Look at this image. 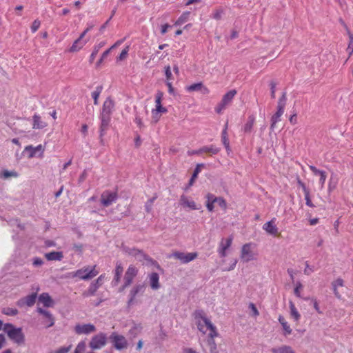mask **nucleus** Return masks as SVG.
I'll use <instances>...</instances> for the list:
<instances>
[{
	"mask_svg": "<svg viewBox=\"0 0 353 353\" xmlns=\"http://www.w3.org/2000/svg\"><path fill=\"white\" fill-rule=\"evenodd\" d=\"M3 313L8 316H15L18 314V310L15 308L6 307L3 309Z\"/></svg>",
	"mask_w": 353,
	"mask_h": 353,
	"instance_id": "nucleus-46",
	"label": "nucleus"
},
{
	"mask_svg": "<svg viewBox=\"0 0 353 353\" xmlns=\"http://www.w3.org/2000/svg\"><path fill=\"white\" fill-rule=\"evenodd\" d=\"M149 283L151 288L157 290L160 288L159 275L157 272H152L148 275Z\"/></svg>",
	"mask_w": 353,
	"mask_h": 353,
	"instance_id": "nucleus-19",
	"label": "nucleus"
},
{
	"mask_svg": "<svg viewBox=\"0 0 353 353\" xmlns=\"http://www.w3.org/2000/svg\"><path fill=\"white\" fill-rule=\"evenodd\" d=\"M222 141L225 146V148L228 150L229 149V140L227 138V126L222 132Z\"/></svg>",
	"mask_w": 353,
	"mask_h": 353,
	"instance_id": "nucleus-42",
	"label": "nucleus"
},
{
	"mask_svg": "<svg viewBox=\"0 0 353 353\" xmlns=\"http://www.w3.org/2000/svg\"><path fill=\"white\" fill-rule=\"evenodd\" d=\"M124 250L128 254L132 255V256L136 257L137 252H139V251L140 250H137V249H135V248H124Z\"/></svg>",
	"mask_w": 353,
	"mask_h": 353,
	"instance_id": "nucleus-58",
	"label": "nucleus"
},
{
	"mask_svg": "<svg viewBox=\"0 0 353 353\" xmlns=\"http://www.w3.org/2000/svg\"><path fill=\"white\" fill-rule=\"evenodd\" d=\"M41 150H42L41 145H39L37 147H33L32 145H28L25 148L24 151L29 152L30 153H29L28 157L32 158L36 155L37 152H39Z\"/></svg>",
	"mask_w": 353,
	"mask_h": 353,
	"instance_id": "nucleus-26",
	"label": "nucleus"
},
{
	"mask_svg": "<svg viewBox=\"0 0 353 353\" xmlns=\"http://www.w3.org/2000/svg\"><path fill=\"white\" fill-rule=\"evenodd\" d=\"M99 49H100L99 46H95L94 48V50L90 57V63H92L94 61L95 57H97V53L99 52Z\"/></svg>",
	"mask_w": 353,
	"mask_h": 353,
	"instance_id": "nucleus-53",
	"label": "nucleus"
},
{
	"mask_svg": "<svg viewBox=\"0 0 353 353\" xmlns=\"http://www.w3.org/2000/svg\"><path fill=\"white\" fill-rule=\"evenodd\" d=\"M270 90H271V98L274 99L276 83L274 81H272L270 83Z\"/></svg>",
	"mask_w": 353,
	"mask_h": 353,
	"instance_id": "nucleus-59",
	"label": "nucleus"
},
{
	"mask_svg": "<svg viewBox=\"0 0 353 353\" xmlns=\"http://www.w3.org/2000/svg\"><path fill=\"white\" fill-rule=\"evenodd\" d=\"M111 49H112V48H110L106 50L105 52H103L100 59L97 63V66H99L103 62V61L108 56Z\"/></svg>",
	"mask_w": 353,
	"mask_h": 353,
	"instance_id": "nucleus-52",
	"label": "nucleus"
},
{
	"mask_svg": "<svg viewBox=\"0 0 353 353\" xmlns=\"http://www.w3.org/2000/svg\"><path fill=\"white\" fill-rule=\"evenodd\" d=\"M110 115L109 114L101 113L100 119H101V125H100V142L103 145V136L105 134V131L108 130L110 122Z\"/></svg>",
	"mask_w": 353,
	"mask_h": 353,
	"instance_id": "nucleus-9",
	"label": "nucleus"
},
{
	"mask_svg": "<svg viewBox=\"0 0 353 353\" xmlns=\"http://www.w3.org/2000/svg\"><path fill=\"white\" fill-rule=\"evenodd\" d=\"M32 264L35 267L41 266L43 264V261L41 258L36 257L33 259Z\"/></svg>",
	"mask_w": 353,
	"mask_h": 353,
	"instance_id": "nucleus-63",
	"label": "nucleus"
},
{
	"mask_svg": "<svg viewBox=\"0 0 353 353\" xmlns=\"http://www.w3.org/2000/svg\"><path fill=\"white\" fill-rule=\"evenodd\" d=\"M137 274L138 269L134 265H130L127 269L124 275V287L130 286L132 284L134 278L137 275Z\"/></svg>",
	"mask_w": 353,
	"mask_h": 353,
	"instance_id": "nucleus-10",
	"label": "nucleus"
},
{
	"mask_svg": "<svg viewBox=\"0 0 353 353\" xmlns=\"http://www.w3.org/2000/svg\"><path fill=\"white\" fill-rule=\"evenodd\" d=\"M249 308L252 310L254 316H257L259 315V312L254 303H250L249 305Z\"/></svg>",
	"mask_w": 353,
	"mask_h": 353,
	"instance_id": "nucleus-62",
	"label": "nucleus"
},
{
	"mask_svg": "<svg viewBox=\"0 0 353 353\" xmlns=\"http://www.w3.org/2000/svg\"><path fill=\"white\" fill-rule=\"evenodd\" d=\"M272 353H294L292 347L288 345H282L279 347H274L272 349Z\"/></svg>",
	"mask_w": 353,
	"mask_h": 353,
	"instance_id": "nucleus-27",
	"label": "nucleus"
},
{
	"mask_svg": "<svg viewBox=\"0 0 353 353\" xmlns=\"http://www.w3.org/2000/svg\"><path fill=\"white\" fill-rule=\"evenodd\" d=\"M113 108V101L108 98L104 101L101 113L111 114Z\"/></svg>",
	"mask_w": 353,
	"mask_h": 353,
	"instance_id": "nucleus-23",
	"label": "nucleus"
},
{
	"mask_svg": "<svg viewBox=\"0 0 353 353\" xmlns=\"http://www.w3.org/2000/svg\"><path fill=\"white\" fill-rule=\"evenodd\" d=\"M207 343L210 347V353H219L214 339H208Z\"/></svg>",
	"mask_w": 353,
	"mask_h": 353,
	"instance_id": "nucleus-39",
	"label": "nucleus"
},
{
	"mask_svg": "<svg viewBox=\"0 0 353 353\" xmlns=\"http://www.w3.org/2000/svg\"><path fill=\"white\" fill-rule=\"evenodd\" d=\"M104 278L105 275L101 274L97 278L96 281H93L92 283L96 284V286H97V288H99L103 284Z\"/></svg>",
	"mask_w": 353,
	"mask_h": 353,
	"instance_id": "nucleus-60",
	"label": "nucleus"
},
{
	"mask_svg": "<svg viewBox=\"0 0 353 353\" xmlns=\"http://www.w3.org/2000/svg\"><path fill=\"white\" fill-rule=\"evenodd\" d=\"M279 321L281 324L283 330L285 332V335L290 334L292 333V329L290 328V325H288V322L285 321L284 317L282 316H279Z\"/></svg>",
	"mask_w": 353,
	"mask_h": 353,
	"instance_id": "nucleus-30",
	"label": "nucleus"
},
{
	"mask_svg": "<svg viewBox=\"0 0 353 353\" xmlns=\"http://www.w3.org/2000/svg\"><path fill=\"white\" fill-rule=\"evenodd\" d=\"M200 151H202V152H206V153H210L212 154H216L219 152V149L216 147H215L213 145H209V146H203L201 148H200Z\"/></svg>",
	"mask_w": 353,
	"mask_h": 353,
	"instance_id": "nucleus-31",
	"label": "nucleus"
},
{
	"mask_svg": "<svg viewBox=\"0 0 353 353\" xmlns=\"http://www.w3.org/2000/svg\"><path fill=\"white\" fill-rule=\"evenodd\" d=\"M37 296V293H32L28 296H26V297L21 299L17 301V305L19 307H23L24 305L31 307L35 303Z\"/></svg>",
	"mask_w": 353,
	"mask_h": 353,
	"instance_id": "nucleus-15",
	"label": "nucleus"
},
{
	"mask_svg": "<svg viewBox=\"0 0 353 353\" xmlns=\"http://www.w3.org/2000/svg\"><path fill=\"white\" fill-rule=\"evenodd\" d=\"M304 194H305V199L306 201L305 202L306 205L309 207H312V208L314 207V205L312 203V201L310 197V190L304 192Z\"/></svg>",
	"mask_w": 353,
	"mask_h": 353,
	"instance_id": "nucleus-56",
	"label": "nucleus"
},
{
	"mask_svg": "<svg viewBox=\"0 0 353 353\" xmlns=\"http://www.w3.org/2000/svg\"><path fill=\"white\" fill-rule=\"evenodd\" d=\"M39 302L43 303L45 307H51L53 305V300L48 293H42L39 296Z\"/></svg>",
	"mask_w": 353,
	"mask_h": 353,
	"instance_id": "nucleus-21",
	"label": "nucleus"
},
{
	"mask_svg": "<svg viewBox=\"0 0 353 353\" xmlns=\"http://www.w3.org/2000/svg\"><path fill=\"white\" fill-rule=\"evenodd\" d=\"M236 94V90H231L229 92H228L226 94H225L221 99V102L225 104L226 106L229 105L234 96Z\"/></svg>",
	"mask_w": 353,
	"mask_h": 353,
	"instance_id": "nucleus-24",
	"label": "nucleus"
},
{
	"mask_svg": "<svg viewBox=\"0 0 353 353\" xmlns=\"http://www.w3.org/2000/svg\"><path fill=\"white\" fill-rule=\"evenodd\" d=\"M203 167H204V164H203V163L198 164L196 165V167L195 168L194 172L189 181V183H188L189 186H191L193 185L195 179L197 177L198 174L201 172V168Z\"/></svg>",
	"mask_w": 353,
	"mask_h": 353,
	"instance_id": "nucleus-32",
	"label": "nucleus"
},
{
	"mask_svg": "<svg viewBox=\"0 0 353 353\" xmlns=\"http://www.w3.org/2000/svg\"><path fill=\"white\" fill-rule=\"evenodd\" d=\"M128 48H129L128 46H127L121 51V54H119V57L117 58L118 60L122 61L126 58V57L128 55Z\"/></svg>",
	"mask_w": 353,
	"mask_h": 353,
	"instance_id": "nucleus-57",
	"label": "nucleus"
},
{
	"mask_svg": "<svg viewBox=\"0 0 353 353\" xmlns=\"http://www.w3.org/2000/svg\"><path fill=\"white\" fill-rule=\"evenodd\" d=\"M118 195L116 192L105 190L101 195V203L103 206L108 207L117 200Z\"/></svg>",
	"mask_w": 353,
	"mask_h": 353,
	"instance_id": "nucleus-7",
	"label": "nucleus"
},
{
	"mask_svg": "<svg viewBox=\"0 0 353 353\" xmlns=\"http://www.w3.org/2000/svg\"><path fill=\"white\" fill-rule=\"evenodd\" d=\"M109 339L113 347L117 350H122L128 347V341L123 335H120L117 332H112Z\"/></svg>",
	"mask_w": 353,
	"mask_h": 353,
	"instance_id": "nucleus-3",
	"label": "nucleus"
},
{
	"mask_svg": "<svg viewBox=\"0 0 353 353\" xmlns=\"http://www.w3.org/2000/svg\"><path fill=\"white\" fill-rule=\"evenodd\" d=\"M165 75L166 77L167 81H170L172 79V74L171 72V68L170 65L165 67Z\"/></svg>",
	"mask_w": 353,
	"mask_h": 353,
	"instance_id": "nucleus-54",
	"label": "nucleus"
},
{
	"mask_svg": "<svg viewBox=\"0 0 353 353\" xmlns=\"http://www.w3.org/2000/svg\"><path fill=\"white\" fill-rule=\"evenodd\" d=\"M97 289L98 288H97V286H96V284H94L92 282L91 284L90 285L88 290L83 292V296L84 297H88L90 296H93L95 294V292H97Z\"/></svg>",
	"mask_w": 353,
	"mask_h": 353,
	"instance_id": "nucleus-33",
	"label": "nucleus"
},
{
	"mask_svg": "<svg viewBox=\"0 0 353 353\" xmlns=\"http://www.w3.org/2000/svg\"><path fill=\"white\" fill-rule=\"evenodd\" d=\"M135 259L140 262H143V261H152V259L141 250L137 252Z\"/></svg>",
	"mask_w": 353,
	"mask_h": 353,
	"instance_id": "nucleus-37",
	"label": "nucleus"
},
{
	"mask_svg": "<svg viewBox=\"0 0 353 353\" xmlns=\"http://www.w3.org/2000/svg\"><path fill=\"white\" fill-rule=\"evenodd\" d=\"M233 237L232 236L227 239H222L219 248H223V250H228L232 245Z\"/></svg>",
	"mask_w": 353,
	"mask_h": 353,
	"instance_id": "nucleus-35",
	"label": "nucleus"
},
{
	"mask_svg": "<svg viewBox=\"0 0 353 353\" xmlns=\"http://www.w3.org/2000/svg\"><path fill=\"white\" fill-rule=\"evenodd\" d=\"M141 329V326L135 325L129 330V334L132 337H136L137 334L140 332Z\"/></svg>",
	"mask_w": 353,
	"mask_h": 353,
	"instance_id": "nucleus-43",
	"label": "nucleus"
},
{
	"mask_svg": "<svg viewBox=\"0 0 353 353\" xmlns=\"http://www.w3.org/2000/svg\"><path fill=\"white\" fill-rule=\"evenodd\" d=\"M240 258L243 263L256 259V254L251 249V243H245L242 246Z\"/></svg>",
	"mask_w": 353,
	"mask_h": 353,
	"instance_id": "nucleus-6",
	"label": "nucleus"
},
{
	"mask_svg": "<svg viewBox=\"0 0 353 353\" xmlns=\"http://www.w3.org/2000/svg\"><path fill=\"white\" fill-rule=\"evenodd\" d=\"M123 268L121 262L117 261L116 263V267H115V270H114V278H113V280L112 282L113 285H117L119 284V283L121 281V277L123 274Z\"/></svg>",
	"mask_w": 353,
	"mask_h": 353,
	"instance_id": "nucleus-17",
	"label": "nucleus"
},
{
	"mask_svg": "<svg viewBox=\"0 0 353 353\" xmlns=\"http://www.w3.org/2000/svg\"><path fill=\"white\" fill-rule=\"evenodd\" d=\"M201 319L205 325H206V330H210V333L208 334V339H214V337L218 336L219 333L216 330V327L212 323L210 319H208L203 313V312H197L196 314V319Z\"/></svg>",
	"mask_w": 353,
	"mask_h": 353,
	"instance_id": "nucleus-5",
	"label": "nucleus"
},
{
	"mask_svg": "<svg viewBox=\"0 0 353 353\" xmlns=\"http://www.w3.org/2000/svg\"><path fill=\"white\" fill-rule=\"evenodd\" d=\"M145 288V286L144 284H138L132 288V289L130 290V294H129V299L128 301V306L131 305L133 303L136 296L139 293H140V292L143 293L144 292Z\"/></svg>",
	"mask_w": 353,
	"mask_h": 353,
	"instance_id": "nucleus-13",
	"label": "nucleus"
},
{
	"mask_svg": "<svg viewBox=\"0 0 353 353\" xmlns=\"http://www.w3.org/2000/svg\"><path fill=\"white\" fill-rule=\"evenodd\" d=\"M96 331V327L91 324H77L74 332L77 334H89Z\"/></svg>",
	"mask_w": 353,
	"mask_h": 353,
	"instance_id": "nucleus-11",
	"label": "nucleus"
},
{
	"mask_svg": "<svg viewBox=\"0 0 353 353\" xmlns=\"http://www.w3.org/2000/svg\"><path fill=\"white\" fill-rule=\"evenodd\" d=\"M48 261H61L63 259V254L62 252H50L46 253L45 255Z\"/></svg>",
	"mask_w": 353,
	"mask_h": 353,
	"instance_id": "nucleus-22",
	"label": "nucleus"
},
{
	"mask_svg": "<svg viewBox=\"0 0 353 353\" xmlns=\"http://www.w3.org/2000/svg\"><path fill=\"white\" fill-rule=\"evenodd\" d=\"M197 327L200 332L205 334L207 332L206 325H205L203 321L201 319V320H198L197 322Z\"/></svg>",
	"mask_w": 353,
	"mask_h": 353,
	"instance_id": "nucleus-48",
	"label": "nucleus"
},
{
	"mask_svg": "<svg viewBox=\"0 0 353 353\" xmlns=\"http://www.w3.org/2000/svg\"><path fill=\"white\" fill-rule=\"evenodd\" d=\"M280 121V117L276 115V114H274L271 118V125L270 128L271 130H274L275 125L277 122Z\"/></svg>",
	"mask_w": 353,
	"mask_h": 353,
	"instance_id": "nucleus-51",
	"label": "nucleus"
},
{
	"mask_svg": "<svg viewBox=\"0 0 353 353\" xmlns=\"http://www.w3.org/2000/svg\"><path fill=\"white\" fill-rule=\"evenodd\" d=\"M187 90L188 92L201 91L203 94L209 93V90L205 87L201 82L196 83L189 85L187 87Z\"/></svg>",
	"mask_w": 353,
	"mask_h": 353,
	"instance_id": "nucleus-20",
	"label": "nucleus"
},
{
	"mask_svg": "<svg viewBox=\"0 0 353 353\" xmlns=\"http://www.w3.org/2000/svg\"><path fill=\"white\" fill-rule=\"evenodd\" d=\"M255 118L254 116H250L248 117V121L244 125L243 130L245 133H250L253 128Z\"/></svg>",
	"mask_w": 353,
	"mask_h": 353,
	"instance_id": "nucleus-29",
	"label": "nucleus"
},
{
	"mask_svg": "<svg viewBox=\"0 0 353 353\" xmlns=\"http://www.w3.org/2000/svg\"><path fill=\"white\" fill-rule=\"evenodd\" d=\"M190 14V12H186L183 13L180 16V17L177 19V21H176L175 25L180 26V25L183 24V23H185V21H187L189 18Z\"/></svg>",
	"mask_w": 353,
	"mask_h": 353,
	"instance_id": "nucleus-40",
	"label": "nucleus"
},
{
	"mask_svg": "<svg viewBox=\"0 0 353 353\" xmlns=\"http://www.w3.org/2000/svg\"><path fill=\"white\" fill-rule=\"evenodd\" d=\"M303 288V285L302 284L300 283V282H297L296 285V287L294 288V294L297 296V297H301V293H300V290Z\"/></svg>",
	"mask_w": 353,
	"mask_h": 353,
	"instance_id": "nucleus-61",
	"label": "nucleus"
},
{
	"mask_svg": "<svg viewBox=\"0 0 353 353\" xmlns=\"http://www.w3.org/2000/svg\"><path fill=\"white\" fill-rule=\"evenodd\" d=\"M45 125L43 124V123L41 121V118L39 116L34 114L33 116V128L34 129H41Z\"/></svg>",
	"mask_w": 353,
	"mask_h": 353,
	"instance_id": "nucleus-38",
	"label": "nucleus"
},
{
	"mask_svg": "<svg viewBox=\"0 0 353 353\" xmlns=\"http://www.w3.org/2000/svg\"><path fill=\"white\" fill-rule=\"evenodd\" d=\"M286 101H287L286 92H283L281 97L279 98V99L278 101L277 111L275 113L279 117H281L284 112V109H285V107L286 105Z\"/></svg>",
	"mask_w": 353,
	"mask_h": 353,
	"instance_id": "nucleus-18",
	"label": "nucleus"
},
{
	"mask_svg": "<svg viewBox=\"0 0 353 353\" xmlns=\"http://www.w3.org/2000/svg\"><path fill=\"white\" fill-rule=\"evenodd\" d=\"M17 176H18L17 172H16L14 171H8L7 170H4L2 172V175H1V176L3 177L4 179H7L10 176L17 177Z\"/></svg>",
	"mask_w": 353,
	"mask_h": 353,
	"instance_id": "nucleus-47",
	"label": "nucleus"
},
{
	"mask_svg": "<svg viewBox=\"0 0 353 353\" xmlns=\"http://www.w3.org/2000/svg\"><path fill=\"white\" fill-rule=\"evenodd\" d=\"M157 196L155 194L151 199H150L145 203V208L147 212H150L152 210V203L157 199Z\"/></svg>",
	"mask_w": 353,
	"mask_h": 353,
	"instance_id": "nucleus-44",
	"label": "nucleus"
},
{
	"mask_svg": "<svg viewBox=\"0 0 353 353\" xmlns=\"http://www.w3.org/2000/svg\"><path fill=\"white\" fill-rule=\"evenodd\" d=\"M96 267L97 265H94L92 267L85 266L77 271L70 272L68 274V277H78L84 281L92 279L99 274V271L96 270Z\"/></svg>",
	"mask_w": 353,
	"mask_h": 353,
	"instance_id": "nucleus-1",
	"label": "nucleus"
},
{
	"mask_svg": "<svg viewBox=\"0 0 353 353\" xmlns=\"http://www.w3.org/2000/svg\"><path fill=\"white\" fill-rule=\"evenodd\" d=\"M215 203H217V204L223 209L227 208V203L223 197H217Z\"/></svg>",
	"mask_w": 353,
	"mask_h": 353,
	"instance_id": "nucleus-49",
	"label": "nucleus"
},
{
	"mask_svg": "<svg viewBox=\"0 0 353 353\" xmlns=\"http://www.w3.org/2000/svg\"><path fill=\"white\" fill-rule=\"evenodd\" d=\"M198 254L196 252L185 253L181 252H174L172 253V256L176 259L181 261L183 263H188L195 259Z\"/></svg>",
	"mask_w": 353,
	"mask_h": 353,
	"instance_id": "nucleus-8",
	"label": "nucleus"
},
{
	"mask_svg": "<svg viewBox=\"0 0 353 353\" xmlns=\"http://www.w3.org/2000/svg\"><path fill=\"white\" fill-rule=\"evenodd\" d=\"M102 86L99 85L96 88V90L92 93V97L94 99V103L95 105L98 104V98L102 91Z\"/></svg>",
	"mask_w": 353,
	"mask_h": 353,
	"instance_id": "nucleus-41",
	"label": "nucleus"
},
{
	"mask_svg": "<svg viewBox=\"0 0 353 353\" xmlns=\"http://www.w3.org/2000/svg\"><path fill=\"white\" fill-rule=\"evenodd\" d=\"M216 198L217 196H214L213 194L208 193L205 196V203H214L216 202Z\"/></svg>",
	"mask_w": 353,
	"mask_h": 353,
	"instance_id": "nucleus-50",
	"label": "nucleus"
},
{
	"mask_svg": "<svg viewBox=\"0 0 353 353\" xmlns=\"http://www.w3.org/2000/svg\"><path fill=\"white\" fill-rule=\"evenodd\" d=\"M107 339L106 334L100 332L92 337L89 347L93 350H99L106 345Z\"/></svg>",
	"mask_w": 353,
	"mask_h": 353,
	"instance_id": "nucleus-4",
	"label": "nucleus"
},
{
	"mask_svg": "<svg viewBox=\"0 0 353 353\" xmlns=\"http://www.w3.org/2000/svg\"><path fill=\"white\" fill-rule=\"evenodd\" d=\"M163 92L161 91H158L155 96V103H156V108L152 110V115L155 117V114H159L160 113H165L167 112V109L162 106L161 100L163 97Z\"/></svg>",
	"mask_w": 353,
	"mask_h": 353,
	"instance_id": "nucleus-12",
	"label": "nucleus"
},
{
	"mask_svg": "<svg viewBox=\"0 0 353 353\" xmlns=\"http://www.w3.org/2000/svg\"><path fill=\"white\" fill-rule=\"evenodd\" d=\"M180 202L182 205L188 207L192 210H198L199 209V208L196 207V205L194 201H188V198L183 194L180 198Z\"/></svg>",
	"mask_w": 353,
	"mask_h": 353,
	"instance_id": "nucleus-25",
	"label": "nucleus"
},
{
	"mask_svg": "<svg viewBox=\"0 0 353 353\" xmlns=\"http://www.w3.org/2000/svg\"><path fill=\"white\" fill-rule=\"evenodd\" d=\"M37 312L46 317V320L44 321V323L46 324V327L47 328L54 325V318L50 312L45 310L41 307L37 308Z\"/></svg>",
	"mask_w": 353,
	"mask_h": 353,
	"instance_id": "nucleus-16",
	"label": "nucleus"
},
{
	"mask_svg": "<svg viewBox=\"0 0 353 353\" xmlns=\"http://www.w3.org/2000/svg\"><path fill=\"white\" fill-rule=\"evenodd\" d=\"M290 308L291 316L294 319L295 321H299L301 315L297 311L294 304L292 301L290 302Z\"/></svg>",
	"mask_w": 353,
	"mask_h": 353,
	"instance_id": "nucleus-36",
	"label": "nucleus"
},
{
	"mask_svg": "<svg viewBox=\"0 0 353 353\" xmlns=\"http://www.w3.org/2000/svg\"><path fill=\"white\" fill-rule=\"evenodd\" d=\"M70 350V347H61L57 350L52 351L50 353H68Z\"/></svg>",
	"mask_w": 353,
	"mask_h": 353,
	"instance_id": "nucleus-64",
	"label": "nucleus"
},
{
	"mask_svg": "<svg viewBox=\"0 0 353 353\" xmlns=\"http://www.w3.org/2000/svg\"><path fill=\"white\" fill-rule=\"evenodd\" d=\"M344 26H345V28L347 29V34L349 36L350 41H349L348 46L347 48V52H348L349 56H350L353 53V34L348 30L346 25L344 24Z\"/></svg>",
	"mask_w": 353,
	"mask_h": 353,
	"instance_id": "nucleus-34",
	"label": "nucleus"
},
{
	"mask_svg": "<svg viewBox=\"0 0 353 353\" xmlns=\"http://www.w3.org/2000/svg\"><path fill=\"white\" fill-rule=\"evenodd\" d=\"M41 25V22L39 20L36 19L32 22V24L31 26V30L32 32H35L37 31V30L39 28Z\"/></svg>",
	"mask_w": 353,
	"mask_h": 353,
	"instance_id": "nucleus-55",
	"label": "nucleus"
},
{
	"mask_svg": "<svg viewBox=\"0 0 353 353\" xmlns=\"http://www.w3.org/2000/svg\"><path fill=\"white\" fill-rule=\"evenodd\" d=\"M3 330L10 339L17 344H21L24 342V334L21 328H17L12 324L6 323Z\"/></svg>",
	"mask_w": 353,
	"mask_h": 353,
	"instance_id": "nucleus-2",
	"label": "nucleus"
},
{
	"mask_svg": "<svg viewBox=\"0 0 353 353\" xmlns=\"http://www.w3.org/2000/svg\"><path fill=\"white\" fill-rule=\"evenodd\" d=\"M86 345L85 341H81L78 343L74 353H83L85 350Z\"/></svg>",
	"mask_w": 353,
	"mask_h": 353,
	"instance_id": "nucleus-45",
	"label": "nucleus"
},
{
	"mask_svg": "<svg viewBox=\"0 0 353 353\" xmlns=\"http://www.w3.org/2000/svg\"><path fill=\"white\" fill-rule=\"evenodd\" d=\"M276 219L273 218L263 225V230L270 235L277 236L279 234V229L275 224Z\"/></svg>",
	"mask_w": 353,
	"mask_h": 353,
	"instance_id": "nucleus-14",
	"label": "nucleus"
},
{
	"mask_svg": "<svg viewBox=\"0 0 353 353\" xmlns=\"http://www.w3.org/2000/svg\"><path fill=\"white\" fill-rule=\"evenodd\" d=\"M86 43V41H81V39H77L72 44V46L70 48V52H74L79 51L81 49L83 46Z\"/></svg>",
	"mask_w": 353,
	"mask_h": 353,
	"instance_id": "nucleus-28",
	"label": "nucleus"
}]
</instances>
